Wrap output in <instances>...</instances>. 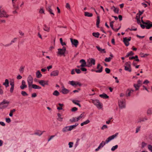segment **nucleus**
I'll return each mask as SVG.
<instances>
[{"instance_id": "60", "label": "nucleus", "mask_w": 152, "mask_h": 152, "mask_svg": "<svg viewBox=\"0 0 152 152\" xmlns=\"http://www.w3.org/2000/svg\"><path fill=\"white\" fill-rule=\"evenodd\" d=\"M83 116V115L82 114H81V115L78 117L77 118V121H78Z\"/></svg>"}, {"instance_id": "41", "label": "nucleus", "mask_w": 152, "mask_h": 152, "mask_svg": "<svg viewBox=\"0 0 152 152\" xmlns=\"http://www.w3.org/2000/svg\"><path fill=\"white\" fill-rule=\"evenodd\" d=\"M119 11V9L118 8L115 7V9H113V11L115 13L118 14Z\"/></svg>"}, {"instance_id": "3", "label": "nucleus", "mask_w": 152, "mask_h": 152, "mask_svg": "<svg viewBox=\"0 0 152 152\" xmlns=\"http://www.w3.org/2000/svg\"><path fill=\"white\" fill-rule=\"evenodd\" d=\"M141 21L143 24L146 25V28L147 29H149L152 27V22L150 21L147 20L144 22L142 20V17L141 18Z\"/></svg>"}, {"instance_id": "17", "label": "nucleus", "mask_w": 152, "mask_h": 152, "mask_svg": "<svg viewBox=\"0 0 152 152\" xmlns=\"http://www.w3.org/2000/svg\"><path fill=\"white\" fill-rule=\"evenodd\" d=\"M97 69H98L97 70H95V71L96 72H101L102 71V67L100 64H98L97 65Z\"/></svg>"}, {"instance_id": "19", "label": "nucleus", "mask_w": 152, "mask_h": 152, "mask_svg": "<svg viewBox=\"0 0 152 152\" xmlns=\"http://www.w3.org/2000/svg\"><path fill=\"white\" fill-rule=\"evenodd\" d=\"M80 62L81 63L80 66L81 67H83L87 66V64L85 60L84 59H81L80 61Z\"/></svg>"}, {"instance_id": "61", "label": "nucleus", "mask_w": 152, "mask_h": 152, "mask_svg": "<svg viewBox=\"0 0 152 152\" xmlns=\"http://www.w3.org/2000/svg\"><path fill=\"white\" fill-rule=\"evenodd\" d=\"M72 102L73 103H74V104H77L78 103H77V102H79V101L78 100H73L72 101Z\"/></svg>"}, {"instance_id": "22", "label": "nucleus", "mask_w": 152, "mask_h": 152, "mask_svg": "<svg viewBox=\"0 0 152 152\" xmlns=\"http://www.w3.org/2000/svg\"><path fill=\"white\" fill-rule=\"evenodd\" d=\"M51 6H50L46 8V10L50 12L51 14L53 15H54V14L52 12V10L51 9Z\"/></svg>"}, {"instance_id": "39", "label": "nucleus", "mask_w": 152, "mask_h": 152, "mask_svg": "<svg viewBox=\"0 0 152 152\" xmlns=\"http://www.w3.org/2000/svg\"><path fill=\"white\" fill-rule=\"evenodd\" d=\"M15 111L16 110L15 109H13L12 110H11L10 111V113L9 114V115L11 117L13 115V113H14Z\"/></svg>"}, {"instance_id": "37", "label": "nucleus", "mask_w": 152, "mask_h": 152, "mask_svg": "<svg viewBox=\"0 0 152 152\" xmlns=\"http://www.w3.org/2000/svg\"><path fill=\"white\" fill-rule=\"evenodd\" d=\"M90 122V121L88 120H87L86 121L84 122H83L81 123V126H83L84 125Z\"/></svg>"}, {"instance_id": "55", "label": "nucleus", "mask_w": 152, "mask_h": 152, "mask_svg": "<svg viewBox=\"0 0 152 152\" xmlns=\"http://www.w3.org/2000/svg\"><path fill=\"white\" fill-rule=\"evenodd\" d=\"M75 71L77 74H80L81 72L80 69H75Z\"/></svg>"}, {"instance_id": "11", "label": "nucleus", "mask_w": 152, "mask_h": 152, "mask_svg": "<svg viewBox=\"0 0 152 152\" xmlns=\"http://www.w3.org/2000/svg\"><path fill=\"white\" fill-rule=\"evenodd\" d=\"M33 78L30 75H29L27 79L29 87L31 86L33 83Z\"/></svg>"}, {"instance_id": "23", "label": "nucleus", "mask_w": 152, "mask_h": 152, "mask_svg": "<svg viewBox=\"0 0 152 152\" xmlns=\"http://www.w3.org/2000/svg\"><path fill=\"white\" fill-rule=\"evenodd\" d=\"M61 91L63 94H66L68 93L69 92V91L67 89H66L64 88H63L62 89Z\"/></svg>"}, {"instance_id": "38", "label": "nucleus", "mask_w": 152, "mask_h": 152, "mask_svg": "<svg viewBox=\"0 0 152 152\" xmlns=\"http://www.w3.org/2000/svg\"><path fill=\"white\" fill-rule=\"evenodd\" d=\"M58 105L59 106H57V109L58 110H61L62 109V107L63 106V104L59 103L58 104Z\"/></svg>"}, {"instance_id": "53", "label": "nucleus", "mask_w": 152, "mask_h": 152, "mask_svg": "<svg viewBox=\"0 0 152 152\" xmlns=\"http://www.w3.org/2000/svg\"><path fill=\"white\" fill-rule=\"evenodd\" d=\"M21 93L22 95L24 96L28 95V94H27V93L24 91H22Z\"/></svg>"}, {"instance_id": "24", "label": "nucleus", "mask_w": 152, "mask_h": 152, "mask_svg": "<svg viewBox=\"0 0 152 152\" xmlns=\"http://www.w3.org/2000/svg\"><path fill=\"white\" fill-rule=\"evenodd\" d=\"M3 85L6 88L9 86V82L8 80L7 79H6L5 82L3 83Z\"/></svg>"}, {"instance_id": "45", "label": "nucleus", "mask_w": 152, "mask_h": 152, "mask_svg": "<svg viewBox=\"0 0 152 152\" xmlns=\"http://www.w3.org/2000/svg\"><path fill=\"white\" fill-rule=\"evenodd\" d=\"M60 43L62 46L65 45H66V43L65 42H63V40L62 38H60Z\"/></svg>"}, {"instance_id": "8", "label": "nucleus", "mask_w": 152, "mask_h": 152, "mask_svg": "<svg viewBox=\"0 0 152 152\" xmlns=\"http://www.w3.org/2000/svg\"><path fill=\"white\" fill-rule=\"evenodd\" d=\"M69 83L73 86H76L78 85L79 86H81L82 85L81 84L77 81H69Z\"/></svg>"}, {"instance_id": "31", "label": "nucleus", "mask_w": 152, "mask_h": 152, "mask_svg": "<svg viewBox=\"0 0 152 152\" xmlns=\"http://www.w3.org/2000/svg\"><path fill=\"white\" fill-rule=\"evenodd\" d=\"M58 118L57 119L60 121H62L63 120V118L61 117V115L59 113L57 114Z\"/></svg>"}, {"instance_id": "20", "label": "nucleus", "mask_w": 152, "mask_h": 152, "mask_svg": "<svg viewBox=\"0 0 152 152\" xmlns=\"http://www.w3.org/2000/svg\"><path fill=\"white\" fill-rule=\"evenodd\" d=\"M133 91H134L131 89H128L126 91V95L127 96H130Z\"/></svg>"}, {"instance_id": "29", "label": "nucleus", "mask_w": 152, "mask_h": 152, "mask_svg": "<svg viewBox=\"0 0 152 152\" xmlns=\"http://www.w3.org/2000/svg\"><path fill=\"white\" fill-rule=\"evenodd\" d=\"M43 132H42L41 131L38 130L35 132L34 134L38 135V136H40L42 134Z\"/></svg>"}, {"instance_id": "1", "label": "nucleus", "mask_w": 152, "mask_h": 152, "mask_svg": "<svg viewBox=\"0 0 152 152\" xmlns=\"http://www.w3.org/2000/svg\"><path fill=\"white\" fill-rule=\"evenodd\" d=\"M118 133H116L115 134L109 137L106 139L105 142L104 141H102L99 146L101 148L106 143H108L109 141H110V140H113L115 137H116L118 135Z\"/></svg>"}, {"instance_id": "63", "label": "nucleus", "mask_w": 152, "mask_h": 152, "mask_svg": "<svg viewBox=\"0 0 152 152\" xmlns=\"http://www.w3.org/2000/svg\"><path fill=\"white\" fill-rule=\"evenodd\" d=\"M80 70L83 72H86L87 71V69L86 68H83V67L80 68Z\"/></svg>"}, {"instance_id": "15", "label": "nucleus", "mask_w": 152, "mask_h": 152, "mask_svg": "<svg viewBox=\"0 0 152 152\" xmlns=\"http://www.w3.org/2000/svg\"><path fill=\"white\" fill-rule=\"evenodd\" d=\"M59 72L58 70H54L52 71L50 74V76L51 77H54L57 76L58 75Z\"/></svg>"}, {"instance_id": "7", "label": "nucleus", "mask_w": 152, "mask_h": 152, "mask_svg": "<svg viewBox=\"0 0 152 152\" xmlns=\"http://www.w3.org/2000/svg\"><path fill=\"white\" fill-rule=\"evenodd\" d=\"M125 67V70L126 71H128L129 72L132 71V69L131 66V63L130 62H126L124 65Z\"/></svg>"}, {"instance_id": "30", "label": "nucleus", "mask_w": 152, "mask_h": 152, "mask_svg": "<svg viewBox=\"0 0 152 152\" xmlns=\"http://www.w3.org/2000/svg\"><path fill=\"white\" fill-rule=\"evenodd\" d=\"M140 15L138 13L136 15V18L137 20V23H140Z\"/></svg>"}, {"instance_id": "9", "label": "nucleus", "mask_w": 152, "mask_h": 152, "mask_svg": "<svg viewBox=\"0 0 152 152\" xmlns=\"http://www.w3.org/2000/svg\"><path fill=\"white\" fill-rule=\"evenodd\" d=\"M131 40V37H129L128 38L127 37L123 38V42H124L125 45L126 46L129 45V42Z\"/></svg>"}, {"instance_id": "27", "label": "nucleus", "mask_w": 152, "mask_h": 152, "mask_svg": "<svg viewBox=\"0 0 152 152\" xmlns=\"http://www.w3.org/2000/svg\"><path fill=\"white\" fill-rule=\"evenodd\" d=\"M84 15L86 16L91 17L93 16V14L91 13H90L88 12H84Z\"/></svg>"}, {"instance_id": "32", "label": "nucleus", "mask_w": 152, "mask_h": 152, "mask_svg": "<svg viewBox=\"0 0 152 152\" xmlns=\"http://www.w3.org/2000/svg\"><path fill=\"white\" fill-rule=\"evenodd\" d=\"M110 56H111V57L106 58L104 60L106 62H110L112 59L113 56L112 55H110Z\"/></svg>"}, {"instance_id": "51", "label": "nucleus", "mask_w": 152, "mask_h": 152, "mask_svg": "<svg viewBox=\"0 0 152 152\" xmlns=\"http://www.w3.org/2000/svg\"><path fill=\"white\" fill-rule=\"evenodd\" d=\"M118 147V146L117 145H116L115 146H113V147L111 148V150L112 151H114Z\"/></svg>"}, {"instance_id": "34", "label": "nucleus", "mask_w": 152, "mask_h": 152, "mask_svg": "<svg viewBox=\"0 0 152 152\" xmlns=\"http://www.w3.org/2000/svg\"><path fill=\"white\" fill-rule=\"evenodd\" d=\"M100 97L103 98H108V96L107 94H104L99 95Z\"/></svg>"}, {"instance_id": "10", "label": "nucleus", "mask_w": 152, "mask_h": 152, "mask_svg": "<svg viewBox=\"0 0 152 152\" xmlns=\"http://www.w3.org/2000/svg\"><path fill=\"white\" fill-rule=\"evenodd\" d=\"M66 50V48L64 47H63L62 49H58V53L61 55H64L65 53Z\"/></svg>"}, {"instance_id": "13", "label": "nucleus", "mask_w": 152, "mask_h": 152, "mask_svg": "<svg viewBox=\"0 0 152 152\" xmlns=\"http://www.w3.org/2000/svg\"><path fill=\"white\" fill-rule=\"evenodd\" d=\"M71 42L72 44L74 45L75 47H77L78 44V41L77 40L70 38Z\"/></svg>"}, {"instance_id": "54", "label": "nucleus", "mask_w": 152, "mask_h": 152, "mask_svg": "<svg viewBox=\"0 0 152 152\" xmlns=\"http://www.w3.org/2000/svg\"><path fill=\"white\" fill-rule=\"evenodd\" d=\"M147 113L151 114L152 113V108L149 109L147 111Z\"/></svg>"}, {"instance_id": "12", "label": "nucleus", "mask_w": 152, "mask_h": 152, "mask_svg": "<svg viewBox=\"0 0 152 152\" xmlns=\"http://www.w3.org/2000/svg\"><path fill=\"white\" fill-rule=\"evenodd\" d=\"M38 82L40 85L43 87L46 85H48V80H40Z\"/></svg>"}, {"instance_id": "6", "label": "nucleus", "mask_w": 152, "mask_h": 152, "mask_svg": "<svg viewBox=\"0 0 152 152\" xmlns=\"http://www.w3.org/2000/svg\"><path fill=\"white\" fill-rule=\"evenodd\" d=\"M95 60L92 58H89L87 60V66L89 67L95 64Z\"/></svg>"}, {"instance_id": "50", "label": "nucleus", "mask_w": 152, "mask_h": 152, "mask_svg": "<svg viewBox=\"0 0 152 152\" xmlns=\"http://www.w3.org/2000/svg\"><path fill=\"white\" fill-rule=\"evenodd\" d=\"M66 7L68 10L70 9V5L68 3H66Z\"/></svg>"}, {"instance_id": "33", "label": "nucleus", "mask_w": 152, "mask_h": 152, "mask_svg": "<svg viewBox=\"0 0 152 152\" xmlns=\"http://www.w3.org/2000/svg\"><path fill=\"white\" fill-rule=\"evenodd\" d=\"M134 54V53L132 51H131L128 53L127 55L125 57L127 58L130 56H133Z\"/></svg>"}, {"instance_id": "18", "label": "nucleus", "mask_w": 152, "mask_h": 152, "mask_svg": "<svg viewBox=\"0 0 152 152\" xmlns=\"http://www.w3.org/2000/svg\"><path fill=\"white\" fill-rule=\"evenodd\" d=\"M27 86L26 84V82L25 81L23 80L22 82L21 85L20 86V88L21 89H23L24 88H26Z\"/></svg>"}, {"instance_id": "47", "label": "nucleus", "mask_w": 152, "mask_h": 152, "mask_svg": "<svg viewBox=\"0 0 152 152\" xmlns=\"http://www.w3.org/2000/svg\"><path fill=\"white\" fill-rule=\"evenodd\" d=\"M77 118H73L72 119H70V121L71 122H75L76 121H77Z\"/></svg>"}, {"instance_id": "21", "label": "nucleus", "mask_w": 152, "mask_h": 152, "mask_svg": "<svg viewBox=\"0 0 152 152\" xmlns=\"http://www.w3.org/2000/svg\"><path fill=\"white\" fill-rule=\"evenodd\" d=\"M96 48L97 49V50L101 53H106L105 49H102L99 46H96Z\"/></svg>"}, {"instance_id": "56", "label": "nucleus", "mask_w": 152, "mask_h": 152, "mask_svg": "<svg viewBox=\"0 0 152 152\" xmlns=\"http://www.w3.org/2000/svg\"><path fill=\"white\" fill-rule=\"evenodd\" d=\"M77 110V108L75 107H74L72 108L71 110L72 112H75Z\"/></svg>"}, {"instance_id": "35", "label": "nucleus", "mask_w": 152, "mask_h": 152, "mask_svg": "<svg viewBox=\"0 0 152 152\" xmlns=\"http://www.w3.org/2000/svg\"><path fill=\"white\" fill-rule=\"evenodd\" d=\"M78 125V124H76L75 125H72L69 127V130L71 131L73 128H75Z\"/></svg>"}, {"instance_id": "42", "label": "nucleus", "mask_w": 152, "mask_h": 152, "mask_svg": "<svg viewBox=\"0 0 152 152\" xmlns=\"http://www.w3.org/2000/svg\"><path fill=\"white\" fill-rule=\"evenodd\" d=\"M17 38H14V39L12 40L11 41V43L10 44H9L7 45H5V46H8L9 45H11L12 43H13V42H15L17 40Z\"/></svg>"}, {"instance_id": "14", "label": "nucleus", "mask_w": 152, "mask_h": 152, "mask_svg": "<svg viewBox=\"0 0 152 152\" xmlns=\"http://www.w3.org/2000/svg\"><path fill=\"white\" fill-rule=\"evenodd\" d=\"M10 84L11 86V87L10 89V92L11 93H12L14 87V80H12L10 81Z\"/></svg>"}, {"instance_id": "2", "label": "nucleus", "mask_w": 152, "mask_h": 152, "mask_svg": "<svg viewBox=\"0 0 152 152\" xmlns=\"http://www.w3.org/2000/svg\"><path fill=\"white\" fill-rule=\"evenodd\" d=\"M10 102L4 99L2 102L0 103V109H3L7 108Z\"/></svg>"}, {"instance_id": "4", "label": "nucleus", "mask_w": 152, "mask_h": 152, "mask_svg": "<svg viewBox=\"0 0 152 152\" xmlns=\"http://www.w3.org/2000/svg\"><path fill=\"white\" fill-rule=\"evenodd\" d=\"M91 101L99 109H100L102 108V105L100 103L99 100L91 99Z\"/></svg>"}, {"instance_id": "64", "label": "nucleus", "mask_w": 152, "mask_h": 152, "mask_svg": "<svg viewBox=\"0 0 152 152\" xmlns=\"http://www.w3.org/2000/svg\"><path fill=\"white\" fill-rule=\"evenodd\" d=\"M107 126L106 125H104L102 127V128L101 129H102V130H103L105 129H106L107 128Z\"/></svg>"}, {"instance_id": "36", "label": "nucleus", "mask_w": 152, "mask_h": 152, "mask_svg": "<svg viewBox=\"0 0 152 152\" xmlns=\"http://www.w3.org/2000/svg\"><path fill=\"white\" fill-rule=\"evenodd\" d=\"M99 35H100L99 34L98 32L93 33H92V35L94 36L95 37H97V38H98L99 37Z\"/></svg>"}, {"instance_id": "59", "label": "nucleus", "mask_w": 152, "mask_h": 152, "mask_svg": "<svg viewBox=\"0 0 152 152\" xmlns=\"http://www.w3.org/2000/svg\"><path fill=\"white\" fill-rule=\"evenodd\" d=\"M105 71L107 73H109L110 72V70L108 68H106Z\"/></svg>"}, {"instance_id": "28", "label": "nucleus", "mask_w": 152, "mask_h": 152, "mask_svg": "<svg viewBox=\"0 0 152 152\" xmlns=\"http://www.w3.org/2000/svg\"><path fill=\"white\" fill-rule=\"evenodd\" d=\"M43 29L44 31L48 32L50 31V27L47 26L46 25H44Z\"/></svg>"}, {"instance_id": "52", "label": "nucleus", "mask_w": 152, "mask_h": 152, "mask_svg": "<svg viewBox=\"0 0 152 152\" xmlns=\"http://www.w3.org/2000/svg\"><path fill=\"white\" fill-rule=\"evenodd\" d=\"M141 54L143 55V56H141L142 57H145L149 55V54H144L143 53H140V55H141Z\"/></svg>"}, {"instance_id": "26", "label": "nucleus", "mask_w": 152, "mask_h": 152, "mask_svg": "<svg viewBox=\"0 0 152 152\" xmlns=\"http://www.w3.org/2000/svg\"><path fill=\"white\" fill-rule=\"evenodd\" d=\"M36 77L37 78H39L42 76V75L41 74L39 71H37L36 73Z\"/></svg>"}, {"instance_id": "49", "label": "nucleus", "mask_w": 152, "mask_h": 152, "mask_svg": "<svg viewBox=\"0 0 152 152\" xmlns=\"http://www.w3.org/2000/svg\"><path fill=\"white\" fill-rule=\"evenodd\" d=\"M137 30V28H129L126 30V31H128L129 30L131 31H136Z\"/></svg>"}, {"instance_id": "25", "label": "nucleus", "mask_w": 152, "mask_h": 152, "mask_svg": "<svg viewBox=\"0 0 152 152\" xmlns=\"http://www.w3.org/2000/svg\"><path fill=\"white\" fill-rule=\"evenodd\" d=\"M31 86L32 88L34 89H40L41 88V87L38 86L36 85L35 84H31Z\"/></svg>"}, {"instance_id": "5", "label": "nucleus", "mask_w": 152, "mask_h": 152, "mask_svg": "<svg viewBox=\"0 0 152 152\" xmlns=\"http://www.w3.org/2000/svg\"><path fill=\"white\" fill-rule=\"evenodd\" d=\"M9 15L7 14L4 9L0 6V18L4 17H8Z\"/></svg>"}, {"instance_id": "62", "label": "nucleus", "mask_w": 152, "mask_h": 152, "mask_svg": "<svg viewBox=\"0 0 152 152\" xmlns=\"http://www.w3.org/2000/svg\"><path fill=\"white\" fill-rule=\"evenodd\" d=\"M39 12L40 13H44V11L42 8H41L39 11Z\"/></svg>"}, {"instance_id": "43", "label": "nucleus", "mask_w": 152, "mask_h": 152, "mask_svg": "<svg viewBox=\"0 0 152 152\" xmlns=\"http://www.w3.org/2000/svg\"><path fill=\"white\" fill-rule=\"evenodd\" d=\"M53 94L55 96H58L59 95V93L56 90L54 92Z\"/></svg>"}, {"instance_id": "16", "label": "nucleus", "mask_w": 152, "mask_h": 152, "mask_svg": "<svg viewBox=\"0 0 152 152\" xmlns=\"http://www.w3.org/2000/svg\"><path fill=\"white\" fill-rule=\"evenodd\" d=\"M118 105L120 107L123 108L125 107V102L123 100H120L118 101Z\"/></svg>"}, {"instance_id": "58", "label": "nucleus", "mask_w": 152, "mask_h": 152, "mask_svg": "<svg viewBox=\"0 0 152 152\" xmlns=\"http://www.w3.org/2000/svg\"><path fill=\"white\" fill-rule=\"evenodd\" d=\"M114 23L113 21H111L110 23V26L113 29H114L113 28V23Z\"/></svg>"}, {"instance_id": "48", "label": "nucleus", "mask_w": 152, "mask_h": 152, "mask_svg": "<svg viewBox=\"0 0 152 152\" xmlns=\"http://www.w3.org/2000/svg\"><path fill=\"white\" fill-rule=\"evenodd\" d=\"M134 86L136 88V90H138L139 88L140 85H139L138 84H134Z\"/></svg>"}, {"instance_id": "40", "label": "nucleus", "mask_w": 152, "mask_h": 152, "mask_svg": "<svg viewBox=\"0 0 152 152\" xmlns=\"http://www.w3.org/2000/svg\"><path fill=\"white\" fill-rule=\"evenodd\" d=\"M100 23V18L99 17V16H98L97 17V20H96V25L98 27H99V25Z\"/></svg>"}, {"instance_id": "44", "label": "nucleus", "mask_w": 152, "mask_h": 152, "mask_svg": "<svg viewBox=\"0 0 152 152\" xmlns=\"http://www.w3.org/2000/svg\"><path fill=\"white\" fill-rule=\"evenodd\" d=\"M24 67L23 66H21L20 67V68L19 69V71L20 72L22 73L23 72L24 69Z\"/></svg>"}, {"instance_id": "57", "label": "nucleus", "mask_w": 152, "mask_h": 152, "mask_svg": "<svg viewBox=\"0 0 152 152\" xmlns=\"http://www.w3.org/2000/svg\"><path fill=\"white\" fill-rule=\"evenodd\" d=\"M134 59H135L134 61H137V62H139L140 61L139 60L138 58V56H134Z\"/></svg>"}, {"instance_id": "46", "label": "nucleus", "mask_w": 152, "mask_h": 152, "mask_svg": "<svg viewBox=\"0 0 152 152\" xmlns=\"http://www.w3.org/2000/svg\"><path fill=\"white\" fill-rule=\"evenodd\" d=\"M69 126L66 127L65 128H64L63 129V132H66L68 131H69Z\"/></svg>"}]
</instances>
